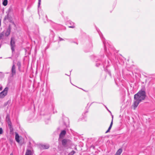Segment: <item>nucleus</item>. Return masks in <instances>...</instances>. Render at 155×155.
Wrapping results in <instances>:
<instances>
[{"instance_id":"nucleus-1","label":"nucleus","mask_w":155,"mask_h":155,"mask_svg":"<svg viewBox=\"0 0 155 155\" xmlns=\"http://www.w3.org/2000/svg\"><path fill=\"white\" fill-rule=\"evenodd\" d=\"M146 96L145 88L141 89L138 92L134 95V101L132 106L135 110L139 104L144 100Z\"/></svg>"},{"instance_id":"nucleus-2","label":"nucleus","mask_w":155,"mask_h":155,"mask_svg":"<svg viewBox=\"0 0 155 155\" xmlns=\"http://www.w3.org/2000/svg\"><path fill=\"white\" fill-rule=\"evenodd\" d=\"M15 40V38L14 37H12L11 38L10 45L12 53L14 52L15 51V48L16 46Z\"/></svg>"},{"instance_id":"nucleus-3","label":"nucleus","mask_w":155,"mask_h":155,"mask_svg":"<svg viewBox=\"0 0 155 155\" xmlns=\"http://www.w3.org/2000/svg\"><path fill=\"white\" fill-rule=\"evenodd\" d=\"M5 120L8 123L10 131H12L13 130V128L12 127V124L9 115L8 114H7L6 115Z\"/></svg>"},{"instance_id":"nucleus-4","label":"nucleus","mask_w":155,"mask_h":155,"mask_svg":"<svg viewBox=\"0 0 155 155\" xmlns=\"http://www.w3.org/2000/svg\"><path fill=\"white\" fill-rule=\"evenodd\" d=\"M8 90V88L6 87L2 92L0 93V98H4L7 95Z\"/></svg>"},{"instance_id":"nucleus-5","label":"nucleus","mask_w":155,"mask_h":155,"mask_svg":"<svg viewBox=\"0 0 155 155\" xmlns=\"http://www.w3.org/2000/svg\"><path fill=\"white\" fill-rule=\"evenodd\" d=\"M99 35L100 36V37L102 39L103 42L104 44V49L105 51H106V46L107 45V44L106 43V41L105 40V39L103 37V35L102 34H100L99 33Z\"/></svg>"},{"instance_id":"nucleus-6","label":"nucleus","mask_w":155,"mask_h":155,"mask_svg":"<svg viewBox=\"0 0 155 155\" xmlns=\"http://www.w3.org/2000/svg\"><path fill=\"white\" fill-rule=\"evenodd\" d=\"M69 140L66 139H64L61 140L62 145L64 147H66L68 146V144Z\"/></svg>"},{"instance_id":"nucleus-7","label":"nucleus","mask_w":155,"mask_h":155,"mask_svg":"<svg viewBox=\"0 0 155 155\" xmlns=\"http://www.w3.org/2000/svg\"><path fill=\"white\" fill-rule=\"evenodd\" d=\"M66 134V131L65 130H62L59 135V137L58 139L59 141H61V139L63 138Z\"/></svg>"},{"instance_id":"nucleus-8","label":"nucleus","mask_w":155,"mask_h":155,"mask_svg":"<svg viewBox=\"0 0 155 155\" xmlns=\"http://www.w3.org/2000/svg\"><path fill=\"white\" fill-rule=\"evenodd\" d=\"M12 75L13 76L16 74V68L15 64L13 63L11 69Z\"/></svg>"},{"instance_id":"nucleus-9","label":"nucleus","mask_w":155,"mask_h":155,"mask_svg":"<svg viewBox=\"0 0 155 155\" xmlns=\"http://www.w3.org/2000/svg\"><path fill=\"white\" fill-rule=\"evenodd\" d=\"M49 147V146L48 144L42 145L41 146V148L43 149H48Z\"/></svg>"},{"instance_id":"nucleus-10","label":"nucleus","mask_w":155,"mask_h":155,"mask_svg":"<svg viewBox=\"0 0 155 155\" xmlns=\"http://www.w3.org/2000/svg\"><path fill=\"white\" fill-rule=\"evenodd\" d=\"M55 36L54 33L52 31H51V34L50 35V39L52 40H53Z\"/></svg>"},{"instance_id":"nucleus-11","label":"nucleus","mask_w":155,"mask_h":155,"mask_svg":"<svg viewBox=\"0 0 155 155\" xmlns=\"http://www.w3.org/2000/svg\"><path fill=\"white\" fill-rule=\"evenodd\" d=\"M32 153L31 151L29 149H27L25 155H32Z\"/></svg>"},{"instance_id":"nucleus-12","label":"nucleus","mask_w":155,"mask_h":155,"mask_svg":"<svg viewBox=\"0 0 155 155\" xmlns=\"http://www.w3.org/2000/svg\"><path fill=\"white\" fill-rule=\"evenodd\" d=\"M17 65L18 67V69L19 71H21V64L20 61H18L17 63Z\"/></svg>"},{"instance_id":"nucleus-13","label":"nucleus","mask_w":155,"mask_h":155,"mask_svg":"<svg viewBox=\"0 0 155 155\" xmlns=\"http://www.w3.org/2000/svg\"><path fill=\"white\" fill-rule=\"evenodd\" d=\"M15 139L16 141L18 142L19 143L20 142L19 140V137L18 134H16L15 136Z\"/></svg>"},{"instance_id":"nucleus-14","label":"nucleus","mask_w":155,"mask_h":155,"mask_svg":"<svg viewBox=\"0 0 155 155\" xmlns=\"http://www.w3.org/2000/svg\"><path fill=\"white\" fill-rule=\"evenodd\" d=\"M68 23L71 26H69V28H74L75 26L74 25V23L72 21H69L68 22Z\"/></svg>"},{"instance_id":"nucleus-15","label":"nucleus","mask_w":155,"mask_h":155,"mask_svg":"<svg viewBox=\"0 0 155 155\" xmlns=\"http://www.w3.org/2000/svg\"><path fill=\"white\" fill-rule=\"evenodd\" d=\"M11 31L7 30L4 33L5 36L6 37H8L10 34Z\"/></svg>"},{"instance_id":"nucleus-16","label":"nucleus","mask_w":155,"mask_h":155,"mask_svg":"<svg viewBox=\"0 0 155 155\" xmlns=\"http://www.w3.org/2000/svg\"><path fill=\"white\" fill-rule=\"evenodd\" d=\"M4 31H2L0 33V40L1 39H3L4 36Z\"/></svg>"},{"instance_id":"nucleus-17","label":"nucleus","mask_w":155,"mask_h":155,"mask_svg":"<svg viewBox=\"0 0 155 155\" xmlns=\"http://www.w3.org/2000/svg\"><path fill=\"white\" fill-rule=\"evenodd\" d=\"M122 150L120 148L117 151V152L116 153L117 154L119 155H120L121 153L122 152Z\"/></svg>"},{"instance_id":"nucleus-18","label":"nucleus","mask_w":155,"mask_h":155,"mask_svg":"<svg viewBox=\"0 0 155 155\" xmlns=\"http://www.w3.org/2000/svg\"><path fill=\"white\" fill-rule=\"evenodd\" d=\"M8 0H3L2 4L3 5L5 6L8 4Z\"/></svg>"},{"instance_id":"nucleus-19","label":"nucleus","mask_w":155,"mask_h":155,"mask_svg":"<svg viewBox=\"0 0 155 155\" xmlns=\"http://www.w3.org/2000/svg\"><path fill=\"white\" fill-rule=\"evenodd\" d=\"M9 14L7 13V15H5L4 18V20H8L9 19Z\"/></svg>"},{"instance_id":"nucleus-20","label":"nucleus","mask_w":155,"mask_h":155,"mask_svg":"<svg viewBox=\"0 0 155 155\" xmlns=\"http://www.w3.org/2000/svg\"><path fill=\"white\" fill-rule=\"evenodd\" d=\"M12 11V8L11 7H10L8 10V13L9 14L10 12Z\"/></svg>"},{"instance_id":"nucleus-21","label":"nucleus","mask_w":155,"mask_h":155,"mask_svg":"<svg viewBox=\"0 0 155 155\" xmlns=\"http://www.w3.org/2000/svg\"><path fill=\"white\" fill-rule=\"evenodd\" d=\"M75 151L74 150H72L71 152L68 155H73L75 153Z\"/></svg>"},{"instance_id":"nucleus-22","label":"nucleus","mask_w":155,"mask_h":155,"mask_svg":"<svg viewBox=\"0 0 155 155\" xmlns=\"http://www.w3.org/2000/svg\"><path fill=\"white\" fill-rule=\"evenodd\" d=\"M113 122H112V120L111 121V123L110 124V126L108 128V129L109 130H110L111 129V127H112V125H113Z\"/></svg>"},{"instance_id":"nucleus-23","label":"nucleus","mask_w":155,"mask_h":155,"mask_svg":"<svg viewBox=\"0 0 155 155\" xmlns=\"http://www.w3.org/2000/svg\"><path fill=\"white\" fill-rule=\"evenodd\" d=\"M12 25H14L15 28H14V30H16L17 29V26L15 24L14 22H12Z\"/></svg>"},{"instance_id":"nucleus-24","label":"nucleus","mask_w":155,"mask_h":155,"mask_svg":"<svg viewBox=\"0 0 155 155\" xmlns=\"http://www.w3.org/2000/svg\"><path fill=\"white\" fill-rule=\"evenodd\" d=\"M12 29V26L11 25H9L8 26V29H7V30L11 31V29Z\"/></svg>"},{"instance_id":"nucleus-25","label":"nucleus","mask_w":155,"mask_h":155,"mask_svg":"<svg viewBox=\"0 0 155 155\" xmlns=\"http://www.w3.org/2000/svg\"><path fill=\"white\" fill-rule=\"evenodd\" d=\"M38 7H39L41 4V0H38Z\"/></svg>"},{"instance_id":"nucleus-26","label":"nucleus","mask_w":155,"mask_h":155,"mask_svg":"<svg viewBox=\"0 0 155 155\" xmlns=\"http://www.w3.org/2000/svg\"><path fill=\"white\" fill-rule=\"evenodd\" d=\"M104 106H105V107L107 109V110L108 111V112L110 113V114H111V112L108 109V108H107V107L105 105H104Z\"/></svg>"},{"instance_id":"nucleus-27","label":"nucleus","mask_w":155,"mask_h":155,"mask_svg":"<svg viewBox=\"0 0 155 155\" xmlns=\"http://www.w3.org/2000/svg\"><path fill=\"white\" fill-rule=\"evenodd\" d=\"M3 133V129L2 128H0V134H2Z\"/></svg>"},{"instance_id":"nucleus-28","label":"nucleus","mask_w":155,"mask_h":155,"mask_svg":"<svg viewBox=\"0 0 155 155\" xmlns=\"http://www.w3.org/2000/svg\"><path fill=\"white\" fill-rule=\"evenodd\" d=\"M59 41H63L64 40V39H63L62 38H61L60 37H59Z\"/></svg>"},{"instance_id":"nucleus-29","label":"nucleus","mask_w":155,"mask_h":155,"mask_svg":"<svg viewBox=\"0 0 155 155\" xmlns=\"http://www.w3.org/2000/svg\"><path fill=\"white\" fill-rule=\"evenodd\" d=\"M111 116H112V120H112V122L113 123V117H114V116L112 114H110Z\"/></svg>"},{"instance_id":"nucleus-30","label":"nucleus","mask_w":155,"mask_h":155,"mask_svg":"<svg viewBox=\"0 0 155 155\" xmlns=\"http://www.w3.org/2000/svg\"><path fill=\"white\" fill-rule=\"evenodd\" d=\"M2 89V86H0V91H1Z\"/></svg>"},{"instance_id":"nucleus-31","label":"nucleus","mask_w":155,"mask_h":155,"mask_svg":"<svg viewBox=\"0 0 155 155\" xmlns=\"http://www.w3.org/2000/svg\"><path fill=\"white\" fill-rule=\"evenodd\" d=\"M110 131V130L108 129L107 130L106 132L105 133H108V132H109Z\"/></svg>"},{"instance_id":"nucleus-32","label":"nucleus","mask_w":155,"mask_h":155,"mask_svg":"<svg viewBox=\"0 0 155 155\" xmlns=\"http://www.w3.org/2000/svg\"><path fill=\"white\" fill-rule=\"evenodd\" d=\"M100 64H96V66H97V67H98V66H99V65H100Z\"/></svg>"},{"instance_id":"nucleus-33","label":"nucleus","mask_w":155,"mask_h":155,"mask_svg":"<svg viewBox=\"0 0 155 155\" xmlns=\"http://www.w3.org/2000/svg\"><path fill=\"white\" fill-rule=\"evenodd\" d=\"M108 74L110 75L111 76V74L110 72V71H108Z\"/></svg>"},{"instance_id":"nucleus-34","label":"nucleus","mask_w":155,"mask_h":155,"mask_svg":"<svg viewBox=\"0 0 155 155\" xmlns=\"http://www.w3.org/2000/svg\"><path fill=\"white\" fill-rule=\"evenodd\" d=\"M154 134H155V132L152 135V136H153Z\"/></svg>"},{"instance_id":"nucleus-35","label":"nucleus","mask_w":155,"mask_h":155,"mask_svg":"<svg viewBox=\"0 0 155 155\" xmlns=\"http://www.w3.org/2000/svg\"><path fill=\"white\" fill-rule=\"evenodd\" d=\"M13 155V153H12L11 154H10V155Z\"/></svg>"},{"instance_id":"nucleus-36","label":"nucleus","mask_w":155,"mask_h":155,"mask_svg":"<svg viewBox=\"0 0 155 155\" xmlns=\"http://www.w3.org/2000/svg\"><path fill=\"white\" fill-rule=\"evenodd\" d=\"M64 124L65 125H66V124H65V123H64Z\"/></svg>"},{"instance_id":"nucleus-37","label":"nucleus","mask_w":155,"mask_h":155,"mask_svg":"<svg viewBox=\"0 0 155 155\" xmlns=\"http://www.w3.org/2000/svg\"><path fill=\"white\" fill-rule=\"evenodd\" d=\"M88 111H86L85 113H87Z\"/></svg>"}]
</instances>
